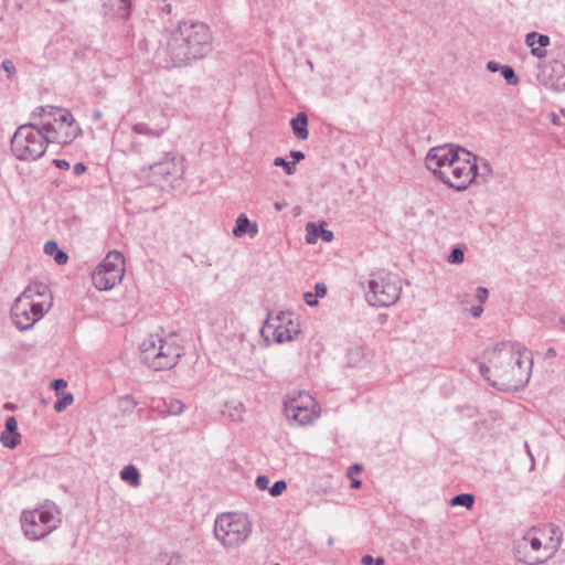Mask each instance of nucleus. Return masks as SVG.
<instances>
[{"instance_id":"f257e3e1","label":"nucleus","mask_w":565,"mask_h":565,"mask_svg":"<svg viewBox=\"0 0 565 565\" xmlns=\"http://www.w3.org/2000/svg\"><path fill=\"white\" fill-rule=\"evenodd\" d=\"M486 358L488 365L481 363L479 369L493 387L518 391L527 384L533 359L526 349L521 350L513 343L504 342L487 351Z\"/></svg>"},{"instance_id":"f03ea898","label":"nucleus","mask_w":565,"mask_h":565,"mask_svg":"<svg viewBox=\"0 0 565 565\" xmlns=\"http://www.w3.org/2000/svg\"><path fill=\"white\" fill-rule=\"evenodd\" d=\"M212 50V34L201 21H180L170 31L157 58L163 67H180L203 58Z\"/></svg>"},{"instance_id":"7ed1b4c3","label":"nucleus","mask_w":565,"mask_h":565,"mask_svg":"<svg viewBox=\"0 0 565 565\" xmlns=\"http://www.w3.org/2000/svg\"><path fill=\"white\" fill-rule=\"evenodd\" d=\"M562 532L558 527L547 525L532 527L514 543V555L527 565H536L550 559L558 550Z\"/></svg>"},{"instance_id":"20e7f679","label":"nucleus","mask_w":565,"mask_h":565,"mask_svg":"<svg viewBox=\"0 0 565 565\" xmlns=\"http://www.w3.org/2000/svg\"><path fill=\"white\" fill-rule=\"evenodd\" d=\"M183 354L177 334H149L140 344L141 360L154 371L172 369Z\"/></svg>"},{"instance_id":"39448f33","label":"nucleus","mask_w":565,"mask_h":565,"mask_svg":"<svg viewBox=\"0 0 565 565\" xmlns=\"http://www.w3.org/2000/svg\"><path fill=\"white\" fill-rule=\"evenodd\" d=\"M47 140L42 127L23 124L18 127L11 138V150L19 160L34 161L45 153Z\"/></svg>"},{"instance_id":"423d86ee","label":"nucleus","mask_w":565,"mask_h":565,"mask_svg":"<svg viewBox=\"0 0 565 565\" xmlns=\"http://www.w3.org/2000/svg\"><path fill=\"white\" fill-rule=\"evenodd\" d=\"M214 536L225 548H236L247 541L252 523L245 514L226 512L217 515L214 522Z\"/></svg>"},{"instance_id":"0eeeda50","label":"nucleus","mask_w":565,"mask_h":565,"mask_svg":"<svg viewBox=\"0 0 565 565\" xmlns=\"http://www.w3.org/2000/svg\"><path fill=\"white\" fill-rule=\"evenodd\" d=\"M57 514L58 509L55 505L24 510L20 516L24 536L30 541H40L46 537L61 524Z\"/></svg>"},{"instance_id":"6e6552de","label":"nucleus","mask_w":565,"mask_h":565,"mask_svg":"<svg viewBox=\"0 0 565 565\" xmlns=\"http://www.w3.org/2000/svg\"><path fill=\"white\" fill-rule=\"evenodd\" d=\"M402 287L396 275L385 270L372 273L367 279L366 301L374 307L394 305L401 296Z\"/></svg>"},{"instance_id":"1a4fd4ad","label":"nucleus","mask_w":565,"mask_h":565,"mask_svg":"<svg viewBox=\"0 0 565 565\" xmlns=\"http://www.w3.org/2000/svg\"><path fill=\"white\" fill-rule=\"evenodd\" d=\"M38 115L45 114L54 116L53 122L42 125L43 131L47 137V142L67 145L78 135L79 128L75 124L73 115L67 110L55 109L52 106H41L38 108Z\"/></svg>"},{"instance_id":"9d476101","label":"nucleus","mask_w":565,"mask_h":565,"mask_svg":"<svg viewBox=\"0 0 565 565\" xmlns=\"http://www.w3.org/2000/svg\"><path fill=\"white\" fill-rule=\"evenodd\" d=\"M450 173L443 181L457 191L466 190L478 177V160L475 154L463 149L448 168Z\"/></svg>"},{"instance_id":"9b49d317","label":"nucleus","mask_w":565,"mask_h":565,"mask_svg":"<svg viewBox=\"0 0 565 565\" xmlns=\"http://www.w3.org/2000/svg\"><path fill=\"white\" fill-rule=\"evenodd\" d=\"M125 274L124 256L118 250L109 252L93 271L94 286L99 290H109L122 280Z\"/></svg>"},{"instance_id":"f8f14e48","label":"nucleus","mask_w":565,"mask_h":565,"mask_svg":"<svg viewBox=\"0 0 565 565\" xmlns=\"http://www.w3.org/2000/svg\"><path fill=\"white\" fill-rule=\"evenodd\" d=\"M51 310L49 300L36 302L18 297L11 306L10 316L14 327L21 331L30 330Z\"/></svg>"},{"instance_id":"ddd939ff","label":"nucleus","mask_w":565,"mask_h":565,"mask_svg":"<svg viewBox=\"0 0 565 565\" xmlns=\"http://www.w3.org/2000/svg\"><path fill=\"white\" fill-rule=\"evenodd\" d=\"M260 333L265 340L274 339L277 343L292 341L300 333V323L292 319L290 312L281 311L277 316H268Z\"/></svg>"},{"instance_id":"4468645a","label":"nucleus","mask_w":565,"mask_h":565,"mask_svg":"<svg viewBox=\"0 0 565 565\" xmlns=\"http://www.w3.org/2000/svg\"><path fill=\"white\" fill-rule=\"evenodd\" d=\"M284 408L286 416L300 426L311 424L319 415L315 398L301 391L296 396L288 397Z\"/></svg>"},{"instance_id":"2eb2a0df","label":"nucleus","mask_w":565,"mask_h":565,"mask_svg":"<svg viewBox=\"0 0 565 565\" xmlns=\"http://www.w3.org/2000/svg\"><path fill=\"white\" fill-rule=\"evenodd\" d=\"M461 150H463V148L451 143L433 147L425 158V164L427 169L443 180L447 174L446 169L448 170L451 163L461 153Z\"/></svg>"},{"instance_id":"dca6fc26","label":"nucleus","mask_w":565,"mask_h":565,"mask_svg":"<svg viewBox=\"0 0 565 565\" xmlns=\"http://www.w3.org/2000/svg\"><path fill=\"white\" fill-rule=\"evenodd\" d=\"M150 172L154 175H161L162 178L181 177L183 173L182 161H178L177 157L172 153H166L163 159L159 162H154L149 166Z\"/></svg>"},{"instance_id":"f3484780","label":"nucleus","mask_w":565,"mask_h":565,"mask_svg":"<svg viewBox=\"0 0 565 565\" xmlns=\"http://www.w3.org/2000/svg\"><path fill=\"white\" fill-rule=\"evenodd\" d=\"M19 297L26 298V300H32L36 302L49 300L51 306L53 305V299L52 295L50 294V289L47 285L43 282H31Z\"/></svg>"},{"instance_id":"a211bd4d","label":"nucleus","mask_w":565,"mask_h":565,"mask_svg":"<svg viewBox=\"0 0 565 565\" xmlns=\"http://www.w3.org/2000/svg\"><path fill=\"white\" fill-rule=\"evenodd\" d=\"M525 43L531 47V52L534 56L543 57L545 55L543 47L550 44V38L544 34L531 32L526 35Z\"/></svg>"},{"instance_id":"6ab92c4d","label":"nucleus","mask_w":565,"mask_h":565,"mask_svg":"<svg viewBox=\"0 0 565 565\" xmlns=\"http://www.w3.org/2000/svg\"><path fill=\"white\" fill-rule=\"evenodd\" d=\"M290 125H291L294 135L298 139L306 140L308 138V136H309L308 128H307L308 127V117L303 111L298 113L297 116L291 119Z\"/></svg>"},{"instance_id":"aec40b11","label":"nucleus","mask_w":565,"mask_h":565,"mask_svg":"<svg viewBox=\"0 0 565 565\" xmlns=\"http://www.w3.org/2000/svg\"><path fill=\"white\" fill-rule=\"evenodd\" d=\"M44 252H45V254L53 256L54 260L58 265H64L68 260L67 254L65 252H63L62 249H60L56 242H54V241H49L45 243Z\"/></svg>"},{"instance_id":"412c9836","label":"nucleus","mask_w":565,"mask_h":565,"mask_svg":"<svg viewBox=\"0 0 565 565\" xmlns=\"http://www.w3.org/2000/svg\"><path fill=\"white\" fill-rule=\"evenodd\" d=\"M120 478L134 488H138L141 483L140 473L134 465L126 466L120 471Z\"/></svg>"},{"instance_id":"4be33fe9","label":"nucleus","mask_w":565,"mask_h":565,"mask_svg":"<svg viewBox=\"0 0 565 565\" xmlns=\"http://www.w3.org/2000/svg\"><path fill=\"white\" fill-rule=\"evenodd\" d=\"M364 361V350L362 347H352L347 352V363L351 367L362 365Z\"/></svg>"},{"instance_id":"5701e85b","label":"nucleus","mask_w":565,"mask_h":565,"mask_svg":"<svg viewBox=\"0 0 565 565\" xmlns=\"http://www.w3.org/2000/svg\"><path fill=\"white\" fill-rule=\"evenodd\" d=\"M132 130L136 134L145 135V136H149V137H153V138L160 137L162 135V132H163V128H150L145 122H137V124H135L134 127H132Z\"/></svg>"},{"instance_id":"b1692460","label":"nucleus","mask_w":565,"mask_h":565,"mask_svg":"<svg viewBox=\"0 0 565 565\" xmlns=\"http://www.w3.org/2000/svg\"><path fill=\"white\" fill-rule=\"evenodd\" d=\"M250 225V221L246 214L242 213L237 216L235 226L233 228V235L235 237H243L247 233V227Z\"/></svg>"},{"instance_id":"393cba45","label":"nucleus","mask_w":565,"mask_h":565,"mask_svg":"<svg viewBox=\"0 0 565 565\" xmlns=\"http://www.w3.org/2000/svg\"><path fill=\"white\" fill-rule=\"evenodd\" d=\"M475 497L471 493L457 494L450 500L451 505H462L468 509H471Z\"/></svg>"},{"instance_id":"a878e982","label":"nucleus","mask_w":565,"mask_h":565,"mask_svg":"<svg viewBox=\"0 0 565 565\" xmlns=\"http://www.w3.org/2000/svg\"><path fill=\"white\" fill-rule=\"evenodd\" d=\"M183 408H184V405L181 401L170 399L167 403V411L162 412V414H168V415H173V416L180 415L183 412Z\"/></svg>"},{"instance_id":"bb28decb","label":"nucleus","mask_w":565,"mask_h":565,"mask_svg":"<svg viewBox=\"0 0 565 565\" xmlns=\"http://www.w3.org/2000/svg\"><path fill=\"white\" fill-rule=\"evenodd\" d=\"M1 443L3 444L4 447H8L10 449H13L18 446V444L20 443V434H10V433H2L1 434Z\"/></svg>"},{"instance_id":"cd10ccee","label":"nucleus","mask_w":565,"mask_h":565,"mask_svg":"<svg viewBox=\"0 0 565 565\" xmlns=\"http://www.w3.org/2000/svg\"><path fill=\"white\" fill-rule=\"evenodd\" d=\"M320 227L315 223H307L306 225V241L308 244H315L319 237Z\"/></svg>"},{"instance_id":"c85d7f7f","label":"nucleus","mask_w":565,"mask_h":565,"mask_svg":"<svg viewBox=\"0 0 565 565\" xmlns=\"http://www.w3.org/2000/svg\"><path fill=\"white\" fill-rule=\"evenodd\" d=\"M73 401L74 397L71 393L64 394L54 403V411L57 413L63 412L67 406H70L73 403Z\"/></svg>"},{"instance_id":"c756f323","label":"nucleus","mask_w":565,"mask_h":565,"mask_svg":"<svg viewBox=\"0 0 565 565\" xmlns=\"http://www.w3.org/2000/svg\"><path fill=\"white\" fill-rule=\"evenodd\" d=\"M501 74L509 85H516L519 83V78L511 66L503 65L501 67Z\"/></svg>"},{"instance_id":"7c9ffc66","label":"nucleus","mask_w":565,"mask_h":565,"mask_svg":"<svg viewBox=\"0 0 565 565\" xmlns=\"http://www.w3.org/2000/svg\"><path fill=\"white\" fill-rule=\"evenodd\" d=\"M137 404V401L131 395H125L119 399V406L122 412H132Z\"/></svg>"},{"instance_id":"2f4dec72","label":"nucleus","mask_w":565,"mask_h":565,"mask_svg":"<svg viewBox=\"0 0 565 565\" xmlns=\"http://www.w3.org/2000/svg\"><path fill=\"white\" fill-rule=\"evenodd\" d=\"M274 166L284 168L285 172L289 175L294 174L296 171L295 164L292 162H288L282 157H276L274 160Z\"/></svg>"},{"instance_id":"473e14b6","label":"nucleus","mask_w":565,"mask_h":565,"mask_svg":"<svg viewBox=\"0 0 565 565\" xmlns=\"http://www.w3.org/2000/svg\"><path fill=\"white\" fill-rule=\"evenodd\" d=\"M465 259V253L463 249L460 247H455L450 254L448 255L447 260L450 264H461Z\"/></svg>"},{"instance_id":"72a5a7b5","label":"nucleus","mask_w":565,"mask_h":565,"mask_svg":"<svg viewBox=\"0 0 565 565\" xmlns=\"http://www.w3.org/2000/svg\"><path fill=\"white\" fill-rule=\"evenodd\" d=\"M0 70H3L10 79H12L17 73V68L11 60H4L0 65Z\"/></svg>"},{"instance_id":"f704fd0d","label":"nucleus","mask_w":565,"mask_h":565,"mask_svg":"<svg viewBox=\"0 0 565 565\" xmlns=\"http://www.w3.org/2000/svg\"><path fill=\"white\" fill-rule=\"evenodd\" d=\"M287 488V483L284 480L276 481L269 489L271 497L280 495Z\"/></svg>"},{"instance_id":"c9c22d12","label":"nucleus","mask_w":565,"mask_h":565,"mask_svg":"<svg viewBox=\"0 0 565 565\" xmlns=\"http://www.w3.org/2000/svg\"><path fill=\"white\" fill-rule=\"evenodd\" d=\"M4 433H10L11 435L19 434L18 433V423L13 416L7 418Z\"/></svg>"},{"instance_id":"e433bc0d","label":"nucleus","mask_w":565,"mask_h":565,"mask_svg":"<svg viewBox=\"0 0 565 565\" xmlns=\"http://www.w3.org/2000/svg\"><path fill=\"white\" fill-rule=\"evenodd\" d=\"M478 166H479L478 175L488 177L491 173V168L487 160L481 159V161H480V163H478Z\"/></svg>"},{"instance_id":"4c0bfd02","label":"nucleus","mask_w":565,"mask_h":565,"mask_svg":"<svg viewBox=\"0 0 565 565\" xmlns=\"http://www.w3.org/2000/svg\"><path fill=\"white\" fill-rule=\"evenodd\" d=\"M489 297V291L487 288L484 287H478L477 290H476V298L478 299V301L482 305L487 301Z\"/></svg>"},{"instance_id":"58836bf2","label":"nucleus","mask_w":565,"mask_h":565,"mask_svg":"<svg viewBox=\"0 0 565 565\" xmlns=\"http://www.w3.org/2000/svg\"><path fill=\"white\" fill-rule=\"evenodd\" d=\"M256 487L259 489V490H266L268 488V484H269V479L266 477V476H258L256 478Z\"/></svg>"},{"instance_id":"ea45409f","label":"nucleus","mask_w":565,"mask_h":565,"mask_svg":"<svg viewBox=\"0 0 565 565\" xmlns=\"http://www.w3.org/2000/svg\"><path fill=\"white\" fill-rule=\"evenodd\" d=\"M327 294V287L323 282H317L315 286V295L322 298Z\"/></svg>"},{"instance_id":"a19ab883","label":"nucleus","mask_w":565,"mask_h":565,"mask_svg":"<svg viewBox=\"0 0 565 565\" xmlns=\"http://www.w3.org/2000/svg\"><path fill=\"white\" fill-rule=\"evenodd\" d=\"M305 301L308 306L313 307L318 303L317 296L312 292H306L303 295Z\"/></svg>"},{"instance_id":"79ce46f5","label":"nucleus","mask_w":565,"mask_h":565,"mask_svg":"<svg viewBox=\"0 0 565 565\" xmlns=\"http://www.w3.org/2000/svg\"><path fill=\"white\" fill-rule=\"evenodd\" d=\"M319 236H321L324 242H331L333 239V233L322 227H320Z\"/></svg>"},{"instance_id":"37998d69","label":"nucleus","mask_w":565,"mask_h":565,"mask_svg":"<svg viewBox=\"0 0 565 565\" xmlns=\"http://www.w3.org/2000/svg\"><path fill=\"white\" fill-rule=\"evenodd\" d=\"M290 157L292 158V163L296 164L305 158V153L302 151L295 150L290 152Z\"/></svg>"},{"instance_id":"c03bdc74","label":"nucleus","mask_w":565,"mask_h":565,"mask_svg":"<svg viewBox=\"0 0 565 565\" xmlns=\"http://www.w3.org/2000/svg\"><path fill=\"white\" fill-rule=\"evenodd\" d=\"M53 163H54L55 167H57L60 169H63V170H67L71 167L70 162L64 160V159H54Z\"/></svg>"},{"instance_id":"a18cd8bd","label":"nucleus","mask_w":565,"mask_h":565,"mask_svg":"<svg viewBox=\"0 0 565 565\" xmlns=\"http://www.w3.org/2000/svg\"><path fill=\"white\" fill-rule=\"evenodd\" d=\"M86 171V166L83 163V162H77L74 164L73 167V172L76 174V175H81L83 174L84 172Z\"/></svg>"},{"instance_id":"49530a36","label":"nucleus","mask_w":565,"mask_h":565,"mask_svg":"<svg viewBox=\"0 0 565 565\" xmlns=\"http://www.w3.org/2000/svg\"><path fill=\"white\" fill-rule=\"evenodd\" d=\"M250 237H255L258 234V225L256 223H250L247 227V233Z\"/></svg>"},{"instance_id":"de8ad7c7","label":"nucleus","mask_w":565,"mask_h":565,"mask_svg":"<svg viewBox=\"0 0 565 565\" xmlns=\"http://www.w3.org/2000/svg\"><path fill=\"white\" fill-rule=\"evenodd\" d=\"M501 67H502V65H500L499 63L493 62V61H490V62H488V64H487V68H488L490 72H498V71H500V72H501Z\"/></svg>"},{"instance_id":"09e8293b","label":"nucleus","mask_w":565,"mask_h":565,"mask_svg":"<svg viewBox=\"0 0 565 565\" xmlns=\"http://www.w3.org/2000/svg\"><path fill=\"white\" fill-rule=\"evenodd\" d=\"M470 312L473 318H479L483 312V308L481 306H475L470 309Z\"/></svg>"},{"instance_id":"8fccbe9b","label":"nucleus","mask_w":565,"mask_h":565,"mask_svg":"<svg viewBox=\"0 0 565 565\" xmlns=\"http://www.w3.org/2000/svg\"><path fill=\"white\" fill-rule=\"evenodd\" d=\"M67 383L62 380V379H58V380H54L53 383H52V387L55 388V390H60L62 387H66Z\"/></svg>"},{"instance_id":"3c124183","label":"nucleus","mask_w":565,"mask_h":565,"mask_svg":"<svg viewBox=\"0 0 565 565\" xmlns=\"http://www.w3.org/2000/svg\"><path fill=\"white\" fill-rule=\"evenodd\" d=\"M363 565H373L374 558L371 555H364L361 559Z\"/></svg>"},{"instance_id":"603ef678","label":"nucleus","mask_w":565,"mask_h":565,"mask_svg":"<svg viewBox=\"0 0 565 565\" xmlns=\"http://www.w3.org/2000/svg\"><path fill=\"white\" fill-rule=\"evenodd\" d=\"M361 484H362V481H361V480H359V479H352L351 487H352L353 489H359V488L361 487Z\"/></svg>"},{"instance_id":"864d4df0","label":"nucleus","mask_w":565,"mask_h":565,"mask_svg":"<svg viewBox=\"0 0 565 565\" xmlns=\"http://www.w3.org/2000/svg\"><path fill=\"white\" fill-rule=\"evenodd\" d=\"M162 10H163L166 13H168V14H169V13H171V11H172V6H171V3L167 2V3L163 6Z\"/></svg>"},{"instance_id":"5fc2aeb1","label":"nucleus","mask_w":565,"mask_h":565,"mask_svg":"<svg viewBox=\"0 0 565 565\" xmlns=\"http://www.w3.org/2000/svg\"><path fill=\"white\" fill-rule=\"evenodd\" d=\"M384 558L383 557H377L376 559H374V565H384Z\"/></svg>"},{"instance_id":"6e6d98bb","label":"nucleus","mask_w":565,"mask_h":565,"mask_svg":"<svg viewBox=\"0 0 565 565\" xmlns=\"http://www.w3.org/2000/svg\"><path fill=\"white\" fill-rule=\"evenodd\" d=\"M120 2L124 4V8L128 10L130 8V1L129 0H120Z\"/></svg>"},{"instance_id":"4d7b16f0","label":"nucleus","mask_w":565,"mask_h":565,"mask_svg":"<svg viewBox=\"0 0 565 565\" xmlns=\"http://www.w3.org/2000/svg\"><path fill=\"white\" fill-rule=\"evenodd\" d=\"M555 353H556V352H555V350H554L553 348H550V349L547 350V355H550V356L555 355Z\"/></svg>"},{"instance_id":"13d9d810","label":"nucleus","mask_w":565,"mask_h":565,"mask_svg":"<svg viewBox=\"0 0 565 565\" xmlns=\"http://www.w3.org/2000/svg\"><path fill=\"white\" fill-rule=\"evenodd\" d=\"M173 559H175L177 562L180 561V556L179 555H175L171 558V561L168 563V565H171V563L173 562Z\"/></svg>"},{"instance_id":"bf43d9fd","label":"nucleus","mask_w":565,"mask_h":565,"mask_svg":"<svg viewBox=\"0 0 565 565\" xmlns=\"http://www.w3.org/2000/svg\"><path fill=\"white\" fill-rule=\"evenodd\" d=\"M94 116L96 119H99L102 117V114L99 111H96Z\"/></svg>"},{"instance_id":"052dcab7","label":"nucleus","mask_w":565,"mask_h":565,"mask_svg":"<svg viewBox=\"0 0 565 565\" xmlns=\"http://www.w3.org/2000/svg\"><path fill=\"white\" fill-rule=\"evenodd\" d=\"M354 468H355V470H361L362 469L361 466H359V465H354Z\"/></svg>"},{"instance_id":"680f3d73","label":"nucleus","mask_w":565,"mask_h":565,"mask_svg":"<svg viewBox=\"0 0 565 565\" xmlns=\"http://www.w3.org/2000/svg\"><path fill=\"white\" fill-rule=\"evenodd\" d=\"M163 2H167L168 0H162Z\"/></svg>"}]
</instances>
